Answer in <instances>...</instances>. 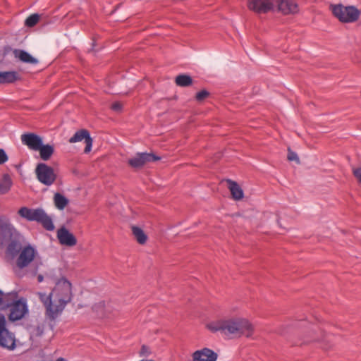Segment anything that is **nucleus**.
Wrapping results in <instances>:
<instances>
[{
    "label": "nucleus",
    "instance_id": "obj_1",
    "mask_svg": "<svg viewBox=\"0 0 361 361\" xmlns=\"http://www.w3.org/2000/svg\"><path fill=\"white\" fill-rule=\"evenodd\" d=\"M207 327L212 332L219 331L229 337L245 336L250 337L254 332L253 325L246 319L233 318L221 319L207 324Z\"/></svg>",
    "mask_w": 361,
    "mask_h": 361
},
{
    "label": "nucleus",
    "instance_id": "obj_2",
    "mask_svg": "<svg viewBox=\"0 0 361 361\" xmlns=\"http://www.w3.org/2000/svg\"><path fill=\"white\" fill-rule=\"evenodd\" d=\"M37 254L36 250L31 245L25 246L20 252L16 259V267L23 270L27 268L26 274L30 277L37 276L41 262L35 259Z\"/></svg>",
    "mask_w": 361,
    "mask_h": 361
},
{
    "label": "nucleus",
    "instance_id": "obj_3",
    "mask_svg": "<svg viewBox=\"0 0 361 361\" xmlns=\"http://www.w3.org/2000/svg\"><path fill=\"white\" fill-rule=\"evenodd\" d=\"M54 302L57 305L58 310L61 314L65 307L69 303L73 297L72 284L66 278H61L51 293Z\"/></svg>",
    "mask_w": 361,
    "mask_h": 361
},
{
    "label": "nucleus",
    "instance_id": "obj_4",
    "mask_svg": "<svg viewBox=\"0 0 361 361\" xmlns=\"http://www.w3.org/2000/svg\"><path fill=\"white\" fill-rule=\"evenodd\" d=\"M18 214L29 221L40 224L47 231H52L55 228L51 218L42 208L30 209L23 207L18 210Z\"/></svg>",
    "mask_w": 361,
    "mask_h": 361
},
{
    "label": "nucleus",
    "instance_id": "obj_5",
    "mask_svg": "<svg viewBox=\"0 0 361 361\" xmlns=\"http://www.w3.org/2000/svg\"><path fill=\"white\" fill-rule=\"evenodd\" d=\"M333 15L342 23H353L360 17V11L353 6H344L342 4L331 5Z\"/></svg>",
    "mask_w": 361,
    "mask_h": 361
},
{
    "label": "nucleus",
    "instance_id": "obj_6",
    "mask_svg": "<svg viewBox=\"0 0 361 361\" xmlns=\"http://www.w3.org/2000/svg\"><path fill=\"white\" fill-rule=\"evenodd\" d=\"M8 310V319L10 322H14L22 319L29 313L26 298L18 295Z\"/></svg>",
    "mask_w": 361,
    "mask_h": 361
},
{
    "label": "nucleus",
    "instance_id": "obj_7",
    "mask_svg": "<svg viewBox=\"0 0 361 361\" xmlns=\"http://www.w3.org/2000/svg\"><path fill=\"white\" fill-rule=\"evenodd\" d=\"M35 173L38 180L47 186L52 185L56 179L53 168L44 163H39L37 165Z\"/></svg>",
    "mask_w": 361,
    "mask_h": 361
},
{
    "label": "nucleus",
    "instance_id": "obj_8",
    "mask_svg": "<svg viewBox=\"0 0 361 361\" xmlns=\"http://www.w3.org/2000/svg\"><path fill=\"white\" fill-rule=\"evenodd\" d=\"M0 345L10 350L16 346L15 336L7 329L6 319L2 314H0Z\"/></svg>",
    "mask_w": 361,
    "mask_h": 361
},
{
    "label": "nucleus",
    "instance_id": "obj_9",
    "mask_svg": "<svg viewBox=\"0 0 361 361\" xmlns=\"http://www.w3.org/2000/svg\"><path fill=\"white\" fill-rule=\"evenodd\" d=\"M160 159V157L153 153L142 152L137 153L134 157L128 159V162L131 167L138 169L142 167L147 163L154 162Z\"/></svg>",
    "mask_w": 361,
    "mask_h": 361
},
{
    "label": "nucleus",
    "instance_id": "obj_10",
    "mask_svg": "<svg viewBox=\"0 0 361 361\" xmlns=\"http://www.w3.org/2000/svg\"><path fill=\"white\" fill-rule=\"evenodd\" d=\"M38 295L41 302L46 307V315L51 320L56 319L60 314L59 312H56L58 310L57 305L52 300L53 298L51 293L47 295L45 293H39Z\"/></svg>",
    "mask_w": 361,
    "mask_h": 361
},
{
    "label": "nucleus",
    "instance_id": "obj_11",
    "mask_svg": "<svg viewBox=\"0 0 361 361\" xmlns=\"http://www.w3.org/2000/svg\"><path fill=\"white\" fill-rule=\"evenodd\" d=\"M85 140V147L84 149L85 153H88L91 151L93 140L87 130L81 129L75 132V133L69 139L70 143H75Z\"/></svg>",
    "mask_w": 361,
    "mask_h": 361
},
{
    "label": "nucleus",
    "instance_id": "obj_12",
    "mask_svg": "<svg viewBox=\"0 0 361 361\" xmlns=\"http://www.w3.org/2000/svg\"><path fill=\"white\" fill-rule=\"evenodd\" d=\"M21 142L30 149L37 151L43 143L42 137L33 133H24L20 137Z\"/></svg>",
    "mask_w": 361,
    "mask_h": 361
},
{
    "label": "nucleus",
    "instance_id": "obj_13",
    "mask_svg": "<svg viewBox=\"0 0 361 361\" xmlns=\"http://www.w3.org/2000/svg\"><path fill=\"white\" fill-rule=\"evenodd\" d=\"M276 6L284 15L295 14L299 12L298 4L294 0H279L276 1Z\"/></svg>",
    "mask_w": 361,
    "mask_h": 361
},
{
    "label": "nucleus",
    "instance_id": "obj_14",
    "mask_svg": "<svg viewBox=\"0 0 361 361\" xmlns=\"http://www.w3.org/2000/svg\"><path fill=\"white\" fill-rule=\"evenodd\" d=\"M217 354L208 348L195 351L192 354V361H216Z\"/></svg>",
    "mask_w": 361,
    "mask_h": 361
},
{
    "label": "nucleus",
    "instance_id": "obj_15",
    "mask_svg": "<svg viewBox=\"0 0 361 361\" xmlns=\"http://www.w3.org/2000/svg\"><path fill=\"white\" fill-rule=\"evenodd\" d=\"M57 238L59 243L63 245L72 247L77 244L76 238L65 227H61L57 231Z\"/></svg>",
    "mask_w": 361,
    "mask_h": 361
},
{
    "label": "nucleus",
    "instance_id": "obj_16",
    "mask_svg": "<svg viewBox=\"0 0 361 361\" xmlns=\"http://www.w3.org/2000/svg\"><path fill=\"white\" fill-rule=\"evenodd\" d=\"M18 295V293L16 290L4 293L0 290V312L8 310Z\"/></svg>",
    "mask_w": 361,
    "mask_h": 361
},
{
    "label": "nucleus",
    "instance_id": "obj_17",
    "mask_svg": "<svg viewBox=\"0 0 361 361\" xmlns=\"http://www.w3.org/2000/svg\"><path fill=\"white\" fill-rule=\"evenodd\" d=\"M13 54L15 58L18 59L23 63L30 64H37L38 63V60L37 59L24 50L16 49L13 51Z\"/></svg>",
    "mask_w": 361,
    "mask_h": 361
},
{
    "label": "nucleus",
    "instance_id": "obj_18",
    "mask_svg": "<svg viewBox=\"0 0 361 361\" xmlns=\"http://www.w3.org/2000/svg\"><path fill=\"white\" fill-rule=\"evenodd\" d=\"M19 79V74L16 71L0 72V84L13 83Z\"/></svg>",
    "mask_w": 361,
    "mask_h": 361
},
{
    "label": "nucleus",
    "instance_id": "obj_19",
    "mask_svg": "<svg viewBox=\"0 0 361 361\" xmlns=\"http://www.w3.org/2000/svg\"><path fill=\"white\" fill-rule=\"evenodd\" d=\"M228 188L231 191L232 197L235 200H240L243 197V191L238 184L231 180H227Z\"/></svg>",
    "mask_w": 361,
    "mask_h": 361
},
{
    "label": "nucleus",
    "instance_id": "obj_20",
    "mask_svg": "<svg viewBox=\"0 0 361 361\" xmlns=\"http://www.w3.org/2000/svg\"><path fill=\"white\" fill-rule=\"evenodd\" d=\"M37 151L39 152L40 158L44 161H47L54 154V149L50 145H43L42 143Z\"/></svg>",
    "mask_w": 361,
    "mask_h": 361
},
{
    "label": "nucleus",
    "instance_id": "obj_21",
    "mask_svg": "<svg viewBox=\"0 0 361 361\" xmlns=\"http://www.w3.org/2000/svg\"><path fill=\"white\" fill-rule=\"evenodd\" d=\"M68 200L61 193L56 192L54 196V202L55 207L60 210H63L68 204Z\"/></svg>",
    "mask_w": 361,
    "mask_h": 361
},
{
    "label": "nucleus",
    "instance_id": "obj_22",
    "mask_svg": "<svg viewBox=\"0 0 361 361\" xmlns=\"http://www.w3.org/2000/svg\"><path fill=\"white\" fill-rule=\"evenodd\" d=\"M176 84L180 87H188L192 84V78L186 74H180L176 77Z\"/></svg>",
    "mask_w": 361,
    "mask_h": 361
},
{
    "label": "nucleus",
    "instance_id": "obj_23",
    "mask_svg": "<svg viewBox=\"0 0 361 361\" xmlns=\"http://www.w3.org/2000/svg\"><path fill=\"white\" fill-rule=\"evenodd\" d=\"M132 231H133V234L134 235L137 241L140 244L143 245L146 243V241L147 240V236L144 233L142 229H141L140 228H139L137 226H133Z\"/></svg>",
    "mask_w": 361,
    "mask_h": 361
},
{
    "label": "nucleus",
    "instance_id": "obj_24",
    "mask_svg": "<svg viewBox=\"0 0 361 361\" xmlns=\"http://www.w3.org/2000/svg\"><path fill=\"white\" fill-rule=\"evenodd\" d=\"M12 180L8 174H4L3 179L0 181V193H6L11 188Z\"/></svg>",
    "mask_w": 361,
    "mask_h": 361
},
{
    "label": "nucleus",
    "instance_id": "obj_25",
    "mask_svg": "<svg viewBox=\"0 0 361 361\" xmlns=\"http://www.w3.org/2000/svg\"><path fill=\"white\" fill-rule=\"evenodd\" d=\"M6 252L12 258H14L20 253V246L16 242H11L7 246Z\"/></svg>",
    "mask_w": 361,
    "mask_h": 361
},
{
    "label": "nucleus",
    "instance_id": "obj_26",
    "mask_svg": "<svg viewBox=\"0 0 361 361\" xmlns=\"http://www.w3.org/2000/svg\"><path fill=\"white\" fill-rule=\"evenodd\" d=\"M39 20V15L37 13H34L28 16L25 21V25L28 27H32L35 26Z\"/></svg>",
    "mask_w": 361,
    "mask_h": 361
},
{
    "label": "nucleus",
    "instance_id": "obj_27",
    "mask_svg": "<svg viewBox=\"0 0 361 361\" xmlns=\"http://www.w3.org/2000/svg\"><path fill=\"white\" fill-rule=\"evenodd\" d=\"M44 325L38 324L34 326L31 330V336L32 337H41L44 334Z\"/></svg>",
    "mask_w": 361,
    "mask_h": 361
},
{
    "label": "nucleus",
    "instance_id": "obj_28",
    "mask_svg": "<svg viewBox=\"0 0 361 361\" xmlns=\"http://www.w3.org/2000/svg\"><path fill=\"white\" fill-rule=\"evenodd\" d=\"M209 95V92L205 90L198 92L195 95V99L197 102H202Z\"/></svg>",
    "mask_w": 361,
    "mask_h": 361
},
{
    "label": "nucleus",
    "instance_id": "obj_29",
    "mask_svg": "<svg viewBox=\"0 0 361 361\" xmlns=\"http://www.w3.org/2000/svg\"><path fill=\"white\" fill-rule=\"evenodd\" d=\"M104 309H105V302L104 301H101L98 303H96L92 306V310L97 313L102 314Z\"/></svg>",
    "mask_w": 361,
    "mask_h": 361
},
{
    "label": "nucleus",
    "instance_id": "obj_30",
    "mask_svg": "<svg viewBox=\"0 0 361 361\" xmlns=\"http://www.w3.org/2000/svg\"><path fill=\"white\" fill-rule=\"evenodd\" d=\"M352 172L357 182L361 184V167H353Z\"/></svg>",
    "mask_w": 361,
    "mask_h": 361
},
{
    "label": "nucleus",
    "instance_id": "obj_31",
    "mask_svg": "<svg viewBox=\"0 0 361 361\" xmlns=\"http://www.w3.org/2000/svg\"><path fill=\"white\" fill-rule=\"evenodd\" d=\"M287 158L289 161H295L298 163L299 162L298 154L295 152L291 151L290 149H288Z\"/></svg>",
    "mask_w": 361,
    "mask_h": 361
},
{
    "label": "nucleus",
    "instance_id": "obj_32",
    "mask_svg": "<svg viewBox=\"0 0 361 361\" xmlns=\"http://www.w3.org/2000/svg\"><path fill=\"white\" fill-rule=\"evenodd\" d=\"M123 104L119 102H116L111 104V109L116 112L121 111Z\"/></svg>",
    "mask_w": 361,
    "mask_h": 361
},
{
    "label": "nucleus",
    "instance_id": "obj_33",
    "mask_svg": "<svg viewBox=\"0 0 361 361\" xmlns=\"http://www.w3.org/2000/svg\"><path fill=\"white\" fill-rule=\"evenodd\" d=\"M8 160V156L3 149H0V164H4Z\"/></svg>",
    "mask_w": 361,
    "mask_h": 361
},
{
    "label": "nucleus",
    "instance_id": "obj_34",
    "mask_svg": "<svg viewBox=\"0 0 361 361\" xmlns=\"http://www.w3.org/2000/svg\"><path fill=\"white\" fill-rule=\"evenodd\" d=\"M150 354L149 348L146 345H142L140 350V355L142 356H147Z\"/></svg>",
    "mask_w": 361,
    "mask_h": 361
},
{
    "label": "nucleus",
    "instance_id": "obj_35",
    "mask_svg": "<svg viewBox=\"0 0 361 361\" xmlns=\"http://www.w3.org/2000/svg\"><path fill=\"white\" fill-rule=\"evenodd\" d=\"M43 280H44V276L42 274H38L37 275V281L39 283H41L43 281Z\"/></svg>",
    "mask_w": 361,
    "mask_h": 361
},
{
    "label": "nucleus",
    "instance_id": "obj_36",
    "mask_svg": "<svg viewBox=\"0 0 361 361\" xmlns=\"http://www.w3.org/2000/svg\"><path fill=\"white\" fill-rule=\"evenodd\" d=\"M56 361H67V360L63 357H59L56 360Z\"/></svg>",
    "mask_w": 361,
    "mask_h": 361
},
{
    "label": "nucleus",
    "instance_id": "obj_37",
    "mask_svg": "<svg viewBox=\"0 0 361 361\" xmlns=\"http://www.w3.org/2000/svg\"><path fill=\"white\" fill-rule=\"evenodd\" d=\"M140 361H154V360H142Z\"/></svg>",
    "mask_w": 361,
    "mask_h": 361
}]
</instances>
